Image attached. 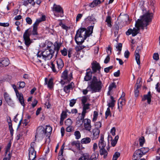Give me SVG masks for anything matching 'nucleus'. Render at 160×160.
<instances>
[{"label":"nucleus","mask_w":160,"mask_h":160,"mask_svg":"<svg viewBox=\"0 0 160 160\" xmlns=\"http://www.w3.org/2000/svg\"><path fill=\"white\" fill-rule=\"evenodd\" d=\"M152 14L146 13L141 16V19H138L136 22L135 27H138L140 30V28L142 30L144 29V27L147 29V26L149 25V22L152 21Z\"/></svg>","instance_id":"nucleus-1"},{"label":"nucleus","mask_w":160,"mask_h":160,"mask_svg":"<svg viewBox=\"0 0 160 160\" xmlns=\"http://www.w3.org/2000/svg\"><path fill=\"white\" fill-rule=\"evenodd\" d=\"M88 88H90L93 92H99L101 91L103 86L102 81L96 76H93L91 81L90 82Z\"/></svg>","instance_id":"nucleus-2"},{"label":"nucleus","mask_w":160,"mask_h":160,"mask_svg":"<svg viewBox=\"0 0 160 160\" xmlns=\"http://www.w3.org/2000/svg\"><path fill=\"white\" fill-rule=\"evenodd\" d=\"M80 29H78L75 37V40L78 45H81L87 38V37L84 36V31Z\"/></svg>","instance_id":"nucleus-3"},{"label":"nucleus","mask_w":160,"mask_h":160,"mask_svg":"<svg viewBox=\"0 0 160 160\" xmlns=\"http://www.w3.org/2000/svg\"><path fill=\"white\" fill-rule=\"evenodd\" d=\"M36 144L34 142H32L31 143V147L28 150L29 160H34L36 157V152L34 149V147Z\"/></svg>","instance_id":"nucleus-4"},{"label":"nucleus","mask_w":160,"mask_h":160,"mask_svg":"<svg viewBox=\"0 0 160 160\" xmlns=\"http://www.w3.org/2000/svg\"><path fill=\"white\" fill-rule=\"evenodd\" d=\"M30 35L31 33L30 31H29V29H27L23 35V38L25 44L28 47L32 42V40L30 39Z\"/></svg>","instance_id":"nucleus-5"},{"label":"nucleus","mask_w":160,"mask_h":160,"mask_svg":"<svg viewBox=\"0 0 160 160\" xmlns=\"http://www.w3.org/2000/svg\"><path fill=\"white\" fill-rule=\"evenodd\" d=\"M53 11L55 12L54 15L57 17H62L63 16V11L62 8L60 5H57L54 4Z\"/></svg>","instance_id":"nucleus-6"},{"label":"nucleus","mask_w":160,"mask_h":160,"mask_svg":"<svg viewBox=\"0 0 160 160\" xmlns=\"http://www.w3.org/2000/svg\"><path fill=\"white\" fill-rule=\"evenodd\" d=\"M54 50L52 49L46 50L42 52V58L45 60H50L52 57Z\"/></svg>","instance_id":"nucleus-7"},{"label":"nucleus","mask_w":160,"mask_h":160,"mask_svg":"<svg viewBox=\"0 0 160 160\" xmlns=\"http://www.w3.org/2000/svg\"><path fill=\"white\" fill-rule=\"evenodd\" d=\"M13 88L16 92V95L17 98H18L19 102L21 104L23 107L25 106V104L24 102V100L22 94L21 93H19L15 85H13Z\"/></svg>","instance_id":"nucleus-8"},{"label":"nucleus","mask_w":160,"mask_h":160,"mask_svg":"<svg viewBox=\"0 0 160 160\" xmlns=\"http://www.w3.org/2000/svg\"><path fill=\"white\" fill-rule=\"evenodd\" d=\"M45 135V128L42 126H39L37 129L35 138L37 137L43 138Z\"/></svg>","instance_id":"nucleus-9"},{"label":"nucleus","mask_w":160,"mask_h":160,"mask_svg":"<svg viewBox=\"0 0 160 160\" xmlns=\"http://www.w3.org/2000/svg\"><path fill=\"white\" fill-rule=\"evenodd\" d=\"M83 125L84 129L89 132H91L92 126L91 125V121L90 119L85 118L84 121Z\"/></svg>","instance_id":"nucleus-10"},{"label":"nucleus","mask_w":160,"mask_h":160,"mask_svg":"<svg viewBox=\"0 0 160 160\" xmlns=\"http://www.w3.org/2000/svg\"><path fill=\"white\" fill-rule=\"evenodd\" d=\"M94 26V25H93V26L88 27V30H87L86 28H81L80 29V30L84 31V33H85L84 36L87 37V38L88 37H89L90 34L92 33Z\"/></svg>","instance_id":"nucleus-11"},{"label":"nucleus","mask_w":160,"mask_h":160,"mask_svg":"<svg viewBox=\"0 0 160 160\" xmlns=\"http://www.w3.org/2000/svg\"><path fill=\"white\" fill-rule=\"evenodd\" d=\"M143 149H144L141 148L136 150L133 154V157L135 158L136 157H138L139 158H140L143 155L145 154L147 151L144 152V151L143 150Z\"/></svg>","instance_id":"nucleus-12"},{"label":"nucleus","mask_w":160,"mask_h":160,"mask_svg":"<svg viewBox=\"0 0 160 160\" xmlns=\"http://www.w3.org/2000/svg\"><path fill=\"white\" fill-rule=\"evenodd\" d=\"M92 72L93 73H95L97 72V71L100 72L101 67L98 63L96 61H94L92 63Z\"/></svg>","instance_id":"nucleus-13"},{"label":"nucleus","mask_w":160,"mask_h":160,"mask_svg":"<svg viewBox=\"0 0 160 160\" xmlns=\"http://www.w3.org/2000/svg\"><path fill=\"white\" fill-rule=\"evenodd\" d=\"M68 71L65 70L63 72L61 76V78L64 80H67L68 82H69L72 78V73H70L69 76H68Z\"/></svg>","instance_id":"nucleus-14"},{"label":"nucleus","mask_w":160,"mask_h":160,"mask_svg":"<svg viewBox=\"0 0 160 160\" xmlns=\"http://www.w3.org/2000/svg\"><path fill=\"white\" fill-rule=\"evenodd\" d=\"M141 47H138L136 50L135 51V59L137 62V64L140 66V55L139 54V52L141 50Z\"/></svg>","instance_id":"nucleus-15"},{"label":"nucleus","mask_w":160,"mask_h":160,"mask_svg":"<svg viewBox=\"0 0 160 160\" xmlns=\"http://www.w3.org/2000/svg\"><path fill=\"white\" fill-rule=\"evenodd\" d=\"M75 85L73 82H71L70 84L64 87V91L67 93H68L70 92V89H73L74 88Z\"/></svg>","instance_id":"nucleus-16"},{"label":"nucleus","mask_w":160,"mask_h":160,"mask_svg":"<svg viewBox=\"0 0 160 160\" xmlns=\"http://www.w3.org/2000/svg\"><path fill=\"white\" fill-rule=\"evenodd\" d=\"M10 63L9 60L6 58H3L0 59V67H6Z\"/></svg>","instance_id":"nucleus-17"},{"label":"nucleus","mask_w":160,"mask_h":160,"mask_svg":"<svg viewBox=\"0 0 160 160\" xmlns=\"http://www.w3.org/2000/svg\"><path fill=\"white\" fill-rule=\"evenodd\" d=\"M100 132L99 129L98 128H95L92 130V137L93 139L96 140L98 138L99 136Z\"/></svg>","instance_id":"nucleus-18"},{"label":"nucleus","mask_w":160,"mask_h":160,"mask_svg":"<svg viewBox=\"0 0 160 160\" xmlns=\"http://www.w3.org/2000/svg\"><path fill=\"white\" fill-rule=\"evenodd\" d=\"M151 97L152 96L151 95V92L149 91L147 94H145L143 95V97L142 98V101H144L147 100L148 103V104H150L151 101Z\"/></svg>","instance_id":"nucleus-19"},{"label":"nucleus","mask_w":160,"mask_h":160,"mask_svg":"<svg viewBox=\"0 0 160 160\" xmlns=\"http://www.w3.org/2000/svg\"><path fill=\"white\" fill-rule=\"evenodd\" d=\"M106 144L104 141V136L103 135H101L98 143L99 148H104Z\"/></svg>","instance_id":"nucleus-20"},{"label":"nucleus","mask_w":160,"mask_h":160,"mask_svg":"<svg viewBox=\"0 0 160 160\" xmlns=\"http://www.w3.org/2000/svg\"><path fill=\"white\" fill-rule=\"evenodd\" d=\"M138 81H138V82L136 83L134 89V93L135 96L136 97H137L138 96L139 93L138 89H140L141 87V85L139 83H138Z\"/></svg>","instance_id":"nucleus-21"},{"label":"nucleus","mask_w":160,"mask_h":160,"mask_svg":"<svg viewBox=\"0 0 160 160\" xmlns=\"http://www.w3.org/2000/svg\"><path fill=\"white\" fill-rule=\"evenodd\" d=\"M48 79L47 78H45V83L44 85H48V88H51L53 87V80L52 78L50 79L48 82Z\"/></svg>","instance_id":"nucleus-22"},{"label":"nucleus","mask_w":160,"mask_h":160,"mask_svg":"<svg viewBox=\"0 0 160 160\" xmlns=\"http://www.w3.org/2000/svg\"><path fill=\"white\" fill-rule=\"evenodd\" d=\"M56 44L55 45H52L51 43H50V44L51 45V46H54L53 49V50H54V52L55 51H56V56H57V55L58 53V51L60 49V48L61 46V44L60 43H58L56 42Z\"/></svg>","instance_id":"nucleus-23"},{"label":"nucleus","mask_w":160,"mask_h":160,"mask_svg":"<svg viewBox=\"0 0 160 160\" xmlns=\"http://www.w3.org/2000/svg\"><path fill=\"white\" fill-rule=\"evenodd\" d=\"M52 130V128L50 126H46V127L45 129V136L49 137L51 134Z\"/></svg>","instance_id":"nucleus-24"},{"label":"nucleus","mask_w":160,"mask_h":160,"mask_svg":"<svg viewBox=\"0 0 160 160\" xmlns=\"http://www.w3.org/2000/svg\"><path fill=\"white\" fill-rule=\"evenodd\" d=\"M58 69H61L64 66L63 61L61 58H58L56 61Z\"/></svg>","instance_id":"nucleus-25"},{"label":"nucleus","mask_w":160,"mask_h":160,"mask_svg":"<svg viewBox=\"0 0 160 160\" xmlns=\"http://www.w3.org/2000/svg\"><path fill=\"white\" fill-rule=\"evenodd\" d=\"M4 97L6 102L8 104L12 102L11 98L10 97L9 95L7 92L4 93Z\"/></svg>","instance_id":"nucleus-26"},{"label":"nucleus","mask_w":160,"mask_h":160,"mask_svg":"<svg viewBox=\"0 0 160 160\" xmlns=\"http://www.w3.org/2000/svg\"><path fill=\"white\" fill-rule=\"evenodd\" d=\"M92 73L91 72H87L84 78L85 81H88L90 80L91 79Z\"/></svg>","instance_id":"nucleus-27"},{"label":"nucleus","mask_w":160,"mask_h":160,"mask_svg":"<svg viewBox=\"0 0 160 160\" xmlns=\"http://www.w3.org/2000/svg\"><path fill=\"white\" fill-rule=\"evenodd\" d=\"M100 149V154L101 155H103V158H106L108 155V152L105 149V148Z\"/></svg>","instance_id":"nucleus-28"},{"label":"nucleus","mask_w":160,"mask_h":160,"mask_svg":"<svg viewBox=\"0 0 160 160\" xmlns=\"http://www.w3.org/2000/svg\"><path fill=\"white\" fill-rule=\"evenodd\" d=\"M91 141V139L90 138L86 137L82 139L81 142L82 144H87L89 143Z\"/></svg>","instance_id":"nucleus-29"},{"label":"nucleus","mask_w":160,"mask_h":160,"mask_svg":"<svg viewBox=\"0 0 160 160\" xmlns=\"http://www.w3.org/2000/svg\"><path fill=\"white\" fill-rule=\"evenodd\" d=\"M105 22L107 23L108 27L111 28L112 27L111 18L110 16H108L106 18Z\"/></svg>","instance_id":"nucleus-30"},{"label":"nucleus","mask_w":160,"mask_h":160,"mask_svg":"<svg viewBox=\"0 0 160 160\" xmlns=\"http://www.w3.org/2000/svg\"><path fill=\"white\" fill-rule=\"evenodd\" d=\"M90 104L89 103L83 104V110L82 112L86 113L87 110L88 109L90 108Z\"/></svg>","instance_id":"nucleus-31"},{"label":"nucleus","mask_w":160,"mask_h":160,"mask_svg":"<svg viewBox=\"0 0 160 160\" xmlns=\"http://www.w3.org/2000/svg\"><path fill=\"white\" fill-rule=\"evenodd\" d=\"M126 103V100L125 99H123L120 98L118 101V108H119V103L121 105V107H122V106L125 105Z\"/></svg>","instance_id":"nucleus-32"},{"label":"nucleus","mask_w":160,"mask_h":160,"mask_svg":"<svg viewBox=\"0 0 160 160\" xmlns=\"http://www.w3.org/2000/svg\"><path fill=\"white\" fill-rule=\"evenodd\" d=\"M89 158V155L88 153H84L82 155L78 160H88Z\"/></svg>","instance_id":"nucleus-33"},{"label":"nucleus","mask_w":160,"mask_h":160,"mask_svg":"<svg viewBox=\"0 0 160 160\" xmlns=\"http://www.w3.org/2000/svg\"><path fill=\"white\" fill-rule=\"evenodd\" d=\"M136 28L132 29V36L133 37L136 36L139 32V29L138 27Z\"/></svg>","instance_id":"nucleus-34"},{"label":"nucleus","mask_w":160,"mask_h":160,"mask_svg":"<svg viewBox=\"0 0 160 160\" xmlns=\"http://www.w3.org/2000/svg\"><path fill=\"white\" fill-rule=\"evenodd\" d=\"M86 19H87V20L89 21L93 22H94L96 20L92 15L90 16H88ZM93 24L94 25V23L93 22Z\"/></svg>","instance_id":"nucleus-35"},{"label":"nucleus","mask_w":160,"mask_h":160,"mask_svg":"<svg viewBox=\"0 0 160 160\" xmlns=\"http://www.w3.org/2000/svg\"><path fill=\"white\" fill-rule=\"evenodd\" d=\"M71 144L72 146H75L76 147L80 148V143L79 141H73L71 142Z\"/></svg>","instance_id":"nucleus-36"},{"label":"nucleus","mask_w":160,"mask_h":160,"mask_svg":"<svg viewBox=\"0 0 160 160\" xmlns=\"http://www.w3.org/2000/svg\"><path fill=\"white\" fill-rule=\"evenodd\" d=\"M29 31H30V33L31 34H32L33 35H38V32H37V28H36L35 27H33V30L32 32H31V30H29Z\"/></svg>","instance_id":"nucleus-37"},{"label":"nucleus","mask_w":160,"mask_h":160,"mask_svg":"<svg viewBox=\"0 0 160 160\" xmlns=\"http://www.w3.org/2000/svg\"><path fill=\"white\" fill-rule=\"evenodd\" d=\"M72 123V121L70 118H68L66 119L64 122L65 124L68 126H71Z\"/></svg>","instance_id":"nucleus-38"},{"label":"nucleus","mask_w":160,"mask_h":160,"mask_svg":"<svg viewBox=\"0 0 160 160\" xmlns=\"http://www.w3.org/2000/svg\"><path fill=\"white\" fill-rule=\"evenodd\" d=\"M139 144L141 147H142L145 142V139L143 136L141 137L139 139Z\"/></svg>","instance_id":"nucleus-39"},{"label":"nucleus","mask_w":160,"mask_h":160,"mask_svg":"<svg viewBox=\"0 0 160 160\" xmlns=\"http://www.w3.org/2000/svg\"><path fill=\"white\" fill-rule=\"evenodd\" d=\"M78 45V46H76L75 48L76 51L77 52L81 51V50L85 48V47L84 46H82V44L81 45Z\"/></svg>","instance_id":"nucleus-40"},{"label":"nucleus","mask_w":160,"mask_h":160,"mask_svg":"<svg viewBox=\"0 0 160 160\" xmlns=\"http://www.w3.org/2000/svg\"><path fill=\"white\" fill-rule=\"evenodd\" d=\"M116 88V83L115 82H113L111 84L109 85L108 88V89H109V91L111 92L113 88Z\"/></svg>","instance_id":"nucleus-41"},{"label":"nucleus","mask_w":160,"mask_h":160,"mask_svg":"<svg viewBox=\"0 0 160 160\" xmlns=\"http://www.w3.org/2000/svg\"><path fill=\"white\" fill-rule=\"evenodd\" d=\"M113 29L115 35H117L118 33L119 29V26L118 24H115Z\"/></svg>","instance_id":"nucleus-42"},{"label":"nucleus","mask_w":160,"mask_h":160,"mask_svg":"<svg viewBox=\"0 0 160 160\" xmlns=\"http://www.w3.org/2000/svg\"><path fill=\"white\" fill-rule=\"evenodd\" d=\"M50 67L52 68V71L53 72L57 73L58 72V71L57 70L56 68L55 65L52 62L51 63V66Z\"/></svg>","instance_id":"nucleus-43"},{"label":"nucleus","mask_w":160,"mask_h":160,"mask_svg":"<svg viewBox=\"0 0 160 160\" xmlns=\"http://www.w3.org/2000/svg\"><path fill=\"white\" fill-rule=\"evenodd\" d=\"M109 115H110V117L111 116L110 109L109 108H108L105 112V118H107V117Z\"/></svg>","instance_id":"nucleus-44"},{"label":"nucleus","mask_w":160,"mask_h":160,"mask_svg":"<svg viewBox=\"0 0 160 160\" xmlns=\"http://www.w3.org/2000/svg\"><path fill=\"white\" fill-rule=\"evenodd\" d=\"M74 135L77 139H79L81 137V134L78 131H76L74 132Z\"/></svg>","instance_id":"nucleus-45"},{"label":"nucleus","mask_w":160,"mask_h":160,"mask_svg":"<svg viewBox=\"0 0 160 160\" xmlns=\"http://www.w3.org/2000/svg\"><path fill=\"white\" fill-rule=\"evenodd\" d=\"M104 0H94L93 2L94 5L96 6L100 4L102 2H104Z\"/></svg>","instance_id":"nucleus-46"},{"label":"nucleus","mask_w":160,"mask_h":160,"mask_svg":"<svg viewBox=\"0 0 160 160\" xmlns=\"http://www.w3.org/2000/svg\"><path fill=\"white\" fill-rule=\"evenodd\" d=\"M11 146V143L10 142L8 144L6 147L5 152L7 153L8 152H9Z\"/></svg>","instance_id":"nucleus-47"},{"label":"nucleus","mask_w":160,"mask_h":160,"mask_svg":"<svg viewBox=\"0 0 160 160\" xmlns=\"http://www.w3.org/2000/svg\"><path fill=\"white\" fill-rule=\"evenodd\" d=\"M67 112L65 111H63L61 114L60 118L64 119L66 118L67 117Z\"/></svg>","instance_id":"nucleus-48"},{"label":"nucleus","mask_w":160,"mask_h":160,"mask_svg":"<svg viewBox=\"0 0 160 160\" xmlns=\"http://www.w3.org/2000/svg\"><path fill=\"white\" fill-rule=\"evenodd\" d=\"M61 52L62 55L63 56H66L67 54V50L65 48H64L63 50H61Z\"/></svg>","instance_id":"nucleus-49"},{"label":"nucleus","mask_w":160,"mask_h":160,"mask_svg":"<svg viewBox=\"0 0 160 160\" xmlns=\"http://www.w3.org/2000/svg\"><path fill=\"white\" fill-rule=\"evenodd\" d=\"M9 129L10 131V133L12 136H13V134L14 130L12 128V124L9 125Z\"/></svg>","instance_id":"nucleus-50"},{"label":"nucleus","mask_w":160,"mask_h":160,"mask_svg":"<svg viewBox=\"0 0 160 160\" xmlns=\"http://www.w3.org/2000/svg\"><path fill=\"white\" fill-rule=\"evenodd\" d=\"M41 22V20L39 19H37L35 22L33 24V27H35L36 28H37L39 23L40 22Z\"/></svg>","instance_id":"nucleus-51"},{"label":"nucleus","mask_w":160,"mask_h":160,"mask_svg":"<svg viewBox=\"0 0 160 160\" xmlns=\"http://www.w3.org/2000/svg\"><path fill=\"white\" fill-rule=\"evenodd\" d=\"M122 44L121 43H119L118 45L116 46V48L117 49V50L120 52L122 50Z\"/></svg>","instance_id":"nucleus-52"},{"label":"nucleus","mask_w":160,"mask_h":160,"mask_svg":"<svg viewBox=\"0 0 160 160\" xmlns=\"http://www.w3.org/2000/svg\"><path fill=\"white\" fill-rule=\"evenodd\" d=\"M87 101V98L86 96H83L81 99L82 103V104H84Z\"/></svg>","instance_id":"nucleus-53"},{"label":"nucleus","mask_w":160,"mask_h":160,"mask_svg":"<svg viewBox=\"0 0 160 160\" xmlns=\"http://www.w3.org/2000/svg\"><path fill=\"white\" fill-rule=\"evenodd\" d=\"M153 58L154 59L157 61L159 59V55L158 53H155L153 55Z\"/></svg>","instance_id":"nucleus-54"},{"label":"nucleus","mask_w":160,"mask_h":160,"mask_svg":"<svg viewBox=\"0 0 160 160\" xmlns=\"http://www.w3.org/2000/svg\"><path fill=\"white\" fill-rule=\"evenodd\" d=\"M26 22L27 23L30 25L32 23V21L31 19L29 17H27L26 19Z\"/></svg>","instance_id":"nucleus-55"},{"label":"nucleus","mask_w":160,"mask_h":160,"mask_svg":"<svg viewBox=\"0 0 160 160\" xmlns=\"http://www.w3.org/2000/svg\"><path fill=\"white\" fill-rule=\"evenodd\" d=\"M113 68V66H110L108 67L105 68L104 69V71L105 72L108 73V72L111 69Z\"/></svg>","instance_id":"nucleus-56"},{"label":"nucleus","mask_w":160,"mask_h":160,"mask_svg":"<svg viewBox=\"0 0 160 160\" xmlns=\"http://www.w3.org/2000/svg\"><path fill=\"white\" fill-rule=\"evenodd\" d=\"M76 102V100L74 99H72L70 101V106L72 107L75 104Z\"/></svg>","instance_id":"nucleus-57"},{"label":"nucleus","mask_w":160,"mask_h":160,"mask_svg":"<svg viewBox=\"0 0 160 160\" xmlns=\"http://www.w3.org/2000/svg\"><path fill=\"white\" fill-rule=\"evenodd\" d=\"M130 54V53L128 50L126 51L124 53V56L126 58H128Z\"/></svg>","instance_id":"nucleus-58"},{"label":"nucleus","mask_w":160,"mask_h":160,"mask_svg":"<svg viewBox=\"0 0 160 160\" xmlns=\"http://www.w3.org/2000/svg\"><path fill=\"white\" fill-rule=\"evenodd\" d=\"M82 14H78L76 18V21L77 22L79 20L82 18Z\"/></svg>","instance_id":"nucleus-59"},{"label":"nucleus","mask_w":160,"mask_h":160,"mask_svg":"<svg viewBox=\"0 0 160 160\" xmlns=\"http://www.w3.org/2000/svg\"><path fill=\"white\" fill-rule=\"evenodd\" d=\"M85 113L82 112L81 114V118L80 119V120H82V122L83 123L84 122V120H85V119H84V118L85 117Z\"/></svg>","instance_id":"nucleus-60"},{"label":"nucleus","mask_w":160,"mask_h":160,"mask_svg":"<svg viewBox=\"0 0 160 160\" xmlns=\"http://www.w3.org/2000/svg\"><path fill=\"white\" fill-rule=\"evenodd\" d=\"M155 88L157 92H160V84L159 82H158L156 85Z\"/></svg>","instance_id":"nucleus-61"},{"label":"nucleus","mask_w":160,"mask_h":160,"mask_svg":"<svg viewBox=\"0 0 160 160\" xmlns=\"http://www.w3.org/2000/svg\"><path fill=\"white\" fill-rule=\"evenodd\" d=\"M110 60V58L109 55H108L106 58L105 59L104 61V63L107 64L108 63L109 61Z\"/></svg>","instance_id":"nucleus-62"},{"label":"nucleus","mask_w":160,"mask_h":160,"mask_svg":"<svg viewBox=\"0 0 160 160\" xmlns=\"http://www.w3.org/2000/svg\"><path fill=\"white\" fill-rule=\"evenodd\" d=\"M95 125L96 127V128H99L101 127L102 124L100 122H96L95 123Z\"/></svg>","instance_id":"nucleus-63"},{"label":"nucleus","mask_w":160,"mask_h":160,"mask_svg":"<svg viewBox=\"0 0 160 160\" xmlns=\"http://www.w3.org/2000/svg\"><path fill=\"white\" fill-rule=\"evenodd\" d=\"M97 158L96 155L95 154H92L90 158H89L90 160H96Z\"/></svg>","instance_id":"nucleus-64"}]
</instances>
